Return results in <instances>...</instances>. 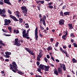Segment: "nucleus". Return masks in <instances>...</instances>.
Returning <instances> with one entry per match:
<instances>
[{
  "label": "nucleus",
  "mask_w": 77,
  "mask_h": 77,
  "mask_svg": "<svg viewBox=\"0 0 77 77\" xmlns=\"http://www.w3.org/2000/svg\"><path fill=\"white\" fill-rule=\"evenodd\" d=\"M12 64H10V69H12V71L14 72H17V71H18V70L17 69V65L15 63V62L14 61L12 63Z\"/></svg>",
  "instance_id": "1"
},
{
  "label": "nucleus",
  "mask_w": 77,
  "mask_h": 77,
  "mask_svg": "<svg viewBox=\"0 0 77 77\" xmlns=\"http://www.w3.org/2000/svg\"><path fill=\"white\" fill-rule=\"evenodd\" d=\"M58 71L56 69V70H54V74L56 75H59V73L60 74H62L63 72H62V69L60 67H58Z\"/></svg>",
  "instance_id": "2"
},
{
  "label": "nucleus",
  "mask_w": 77,
  "mask_h": 77,
  "mask_svg": "<svg viewBox=\"0 0 77 77\" xmlns=\"http://www.w3.org/2000/svg\"><path fill=\"white\" fill-rule=\"evenodd\" d=\"M24 48L27 51H28V53H29V54H31V55L33 56V55L35 54L33 53V51H31L30 48Z\"/></svg>",
  "instance_id": "3"
},
{
  "label": "nucleus",
  "mask_w": 77,
  "mask_h": 77,
  "mask_svg": "<svg viewBox=\"0 0 77 77\" xmlns=\"http://www.w3.org/2000/svg\"><path fill=\"white\" fill-rule=\"evenodd\" d=\"M4 22L5 23L4 25V26H8L9 24L11 23V21L9 19L8 20L7 19H5Z\"/></svg>",
  "instance_id": "4"
},
{
  "label": "nucleus",
  "mask_w": 77,
  "mask_h": 77,
  "mask_svg": "<svg viewBox=\"0 0 77 77\" xmlns=\"http://www.w3.org/2000/svg\"><path fill=\"white\" fill-rule=\"evenodd\" d=\"M15 42L14 44V45H17V47H20V45H21V44L20 43H18V38H17L15 39Z\"/></svg>",
  "instance_id": "5"
},
{
  "label": "nucleus",
  "mask_w": 77,
  "mask_h": 77,
  "mask_svg": "<svg viewBox=\"0 0 77 77\" xmlns=\"http://www.w3.org/2000/svg\"><path fill=\"white\" fill-rule=\"evenodd\" d=\"M38 27H36L35 30V41H38Z\"/></svg>",
  "instance_id": "6"
},
{
  "label": "nucleus",
  "mask_w": 77,
  "mask_h": 77,
  "mask_svg": "<svg viewBox=\"0 0 77 77\" xmlns=\"http://www.w3.org/2000/svg\"><path fill=\"white\" fill-rule=\"evenodd\" d=\"M29 36V33H26L23 36V38H26L27 39H30V37H28Z\"/></svg>",
  "instance_id": "7"
},
{
  "label": "nucleus",
  "mask_w": 77,
  "mask_h": 77,
  "mask_svg": "<svg viewBox=\"0 0 77 77\" xmlns=\"http://www.w3.org/2000/svg\"><path fill=\"white\" fill-rule=\"evenodd\" d=\"M10 18H12V19H13V20L14 21H19V20H18L17 19L16 17H15L14 16H13L11 14L10 15Z\"/></svg>",
  "instance_id": "8"
},
{
  "label": "nucleus",
  "mask_w": 77,
  "mask_h": 77,
  "mask_svg": "<svg viewBox=\"0 0 77 77\" xmlns=\"http://www.w3.org/2000/svg\"><path fill=\"white\" fill-rule=\"evenodd\" d=\"M64 23H65V20L63 19H61L59 21V24L61 26L64 25Z\"/></svg>",
  "instance_id": "9"
},
{
  "label": "nucleus",
  "mask_w": 77,
  "mask_h": 77,
  "mask_svg": "<svg viewBox=\"0 0 77 77\" xmlns=\"http://www.w3.org/2000/svg\"><path fill=\"white\" fill-rule=\"evenodd\" d=\"M66 34H65L63 36H62V38L63 39H64V40H66V39L65 38L66 37V36H67L68 35V31L67 30H66Z\"/></svg>",
  "instance_id": "10"
},
{
  "label": "nucleus",
  "mask_w": 77,
  "mask_h": 77,
  "mask_svg": "<svg viewBox=\"0 0 77 77\" xmlns=\"http://www.w3.org/2000/svg\"><path fill=\"white\" fill-rule=\"evenodd\" d=\"M44 68L45 69V71H49V68H50V66H44Z\"/></svg>",
  "instance_id": "11"
},
{
  "label": "nucleus",
  "mask_w": 77,
  "mask_h": 77,
  "mask_svg": "<svg viewBox=\"0 0 77 77\" xmlns=\"http://www.w3.org/2000/svg\"><path fill=\"white\" fill-rule=\"evenodd\" d=\"M10 2L9 0H4V2L5 3H6L8 5H11L12 4H11V2Z\"/></svg>",
  "instance_id": "12"
},
{
  "label": "nucleus",
  "mask_w": 77,
  "mask_h": 77,
  "mask_svg": "<svg viewBox=\"0 0 77 77\" xmlns=\"http://www.w3.org/2000/svg\"><path fill=\"white\" fill-rule=\"evenodd\" d=\"M44 66H45L44 65H42V64H40L39 66H38V68H40V69H42V70H44Z\"/></svg>",
  "instance_id": "13"
},
{
  "label": "nucleus",
  "mask_w": 77,
  "mask_h": 77,
  "mask_svg": "<svg viewBox=\"0 0 77 77\" xmlns=\"http://www.w3.org/2000/svg\"><path fill=\"white\" fill-rule=\"evenodd\" d=\"M68 26L69 29H70V30H71V29H74V27L72 26V25L71 23H69L68 24Z\"/></svg>",
  "instance_id": "14"
},
{
  "label": "nucleus",
  "mask_w": 77,
  "mask_h": 77,
  "mask_svg": "<svg viewBox=\"0 0 77 77\" xmlns=\"http://www.w3.org/2000/svg\"><path fill=\"white\" fill-rule=\"evenodd\" d=\"M6 13V11L5 10H0V15L5 14Z\"/></svg>",
  "instance_id": "15"
},
{
  "label": "nucleus",
  "mask_w": 77,
  "mask_h": 77,
  "mask_svg": "<svg viewBox=\"0 0 77 77\" xmlns=\"http://www.w3.org/2000/svg\"><path fill=\"white\" fill-rule=\"evenodd\" d=\"M41 17H42V15H41V14H39V17L40 18V23L41 24H42V19L41 18Z\"/></svg>",
  "instance_id": "16"
},
{
  "label": "nucleus",
  "mask_w": 77,
  "mask_h": 77,
  "mask_svg": "<svg viewBox=\"0 0 77 77\" xmlns=\"http://www.w3.org/2000/svg\"><path fill=\"white\" fill-rule=\"evenodd\" d=\"M70 14V12H66L64 13L63 14L64 15H68L69 16V14Z\"/></svg>",
  "instance_id": "17"
},
{
  "label": "nucleus",
  "mask_w": 77,
  "mask_h": 77,
  "mask_svg": "<svg viewBox=\"0 0 77 77\" xmlns=\"http://www.w3.org/2000/svg\"><path fill=\"white\" fill-rule=\"evenodd\" d=\"M22 10H27V7L25 6H22L21 8Z\"/></svg>",
  "instance_id": "18"
},
{
  "label": "nucleus",
  "mask_w": 77,
  "mask_h": 77,
  "mask_svg": "<svg viewBox=\"0 0 77 77\" xmlns=\"http://www.w3.org/2000/svg\"><path fill=\"white\" fill-rule=\"evenodd\" d=\"M52 49L53 48H51V46H50L47 48V50H48V51H50V50H52Z\"/></svg>",
  "instance_id": "19"
},
{
  "label": "nucleus",
  "mask_w": 77,
  "mask_h": 77,
  "mask_svg": "<svg viewBox=\"0 0 77 77\" xmlns=\"http://www.w3.org/2000/svg\"><path fill=\"white\" fill-rule=\"evenodd\" d=\"M42 21H43V25H44L45 26H46V23H45V20H44V18H43Z\"/></svg>",
  "instance_id": "20"
},
{
  "label": "nucleus",
  "mask_w": 77,
  "mask_h": 77,
  "mask_svg": "<svg viewBox=\"0 0 77 77\" xmlns=\"http://www.w3.org/2000/svg\"><path fill=\"white\" fill-rule=\"evenodd\" d=\"M72 61L73 63H77V61L75 58H73L72 59Z\"/></svg>",
  "instance_id": "21"
},
{
  "label": "nucleus",
  "mask_w": 77,
  "mask_h": 77,
  "mask_svg": "<svg viewBox=\"0 0 77 77\" xmlns=\"http://www.w3.org/2000/svg\"><path fill=\"white\" fill-rule=\"evenodd\" d=\"M62 68H63V70L64 71H66V66H65V64L63 65V66Z\"/></svg>",
  "instance_id": "22"
},
{
  "label": "nucleus",
  "mask_w": 77,
  "mask_h": 77,
  "mask_svg": "<svg viewBox=\"0 0 77 77\" xmlns=\"http://www.w3.org/2000/svg\"><path fill=\"white\" fill-rule=\"evenodd\" d=\"M5 54L6 55H11V53L8 52H5Z\"/></svg>",
  "instance_id": "23"
},
{
  "label": "nucleus",
  "mask_w": 77,
  "mask_h": 77,
  "mask_svg": "<svg viewBox=\"0 0 77 77\" xmlns=\"http://www.w3.org/2000/svg\"><path fill=\"white\" fill-rule=\"evenodd\" d=\"M22 12H23V13L24 14H27V10H24L22 11Z\"/></svg>",
  "instance_id": "24"
},
{
  "label": "nucleus",
  "mask_w": 77,
  "mask_h": 77,
  "mask_svg": "<svg viewBox=\"0 0 77 77\" xmlns=\"http://www.w3.org/2000/svg\"><path fill=\"white\" fill-rule=\"evenodd\" d=\"M37 69V71H38V72H40L41 74H42V72H41V69H40L39 68H38Z\"/></svg>",
  "instance_id": "25"
},
{
  "label": "nucleus",
  "mask_w": 77,
  "mask_h": 77,
  "mask_svg": "<svg viewBox=\"0 0 77 77\" xmlns=\"http://www.w3.org/2000/svg\"><path fill=\"white\" fill-rule=\"evenodd\" d=\"M8 29L9 30L10 33H11V32H12V28L10 27H8Z\"/></svg>",
  "instance_id": "26"
},
{
  "label": "nucleus",
  "mask_w": 77,
  "mask_h": 77,
  "mask_svg": "<svg viewBox=\"0 0 77 77\" xmlns=\"http://www.w3.org/2000/svg\"><path fill=\"white\" fill-rule=\"evenodd\" d=\"M19 21L20 23H22V22L23 21V19L21 18H19Z\"/></svg>",
  "instance_id": "27"
},
{
  "label": "nucleus",
  "mask_w": 77,
  "mask_h": 77,
  "mask_svg": "<svg viewBox=\"0 0 77 77\" xmlns=\"http://www.w3.org/2000/svg\"><path fill=\"white\" fill-rule=\"evenodd\" d=\"M57 42V43L55 44V46L56 47H58V45H59V43L58 42Z\"/></svg>",
  "instance_id": "28"
},
{
  "label": "nucleus",
  "mask_w": 77,
  "mask_h": 77,
  "mask_svg": "<svg viewBox=\"0 0 77 77\" xmlns=\"http://www.w3.org/2000/svg\"><path fill=\"white\" fill-rule=\"evenodd\" d=\"M40 28L41 29V30H44V28L41 26V25H40Z\"/></svg>",
  "instance_id": "29"
},
{
  "label": "nucleus",
  "mask_w": 77,
  "mask_h": 77,
  "mask_svg": "<svg viewBox=\"0 0 77 77\" xmlns=\"http://www.w3.org/2000/svg\"><path fill=\"white\" fill-rule=\"evenodd\" d=\"M42 56H43V54H39L38 55V57H39V58H41V57H42Z\"/></svg>",
  "instance_id": "30"
},
{
  "label": "nucleus",
  "mask_w": 77,
  "mask_h": 77,
  "mask_svg": "<svg viewBox=\"0 0 77 77\" xmlns=\"http://www.w3.org/2000/svg\"><path fill=\"white\" fill-rule=\"evenodd\" d=\"M59 64H60V68H62V67L63 66V65H65L64 64H62L60 63Z\"/></svg>",
  "instance_id": "31"
},
{
  "label": "nucleus",
  "mask_w": 77,
  "mask_h": 77,
  "mask_svg": "<svg viewBox=\"0 0 77 77\" xmlns=\"http://www.w3.org/2000/svg\"><path fill=\"white\" fill-rule=\"evenodd\" d=\"M26 33V30H24L23 31V36Z\"/></svg>",
  "instance_id": "32"
},
{
  "label": "nucleus",
  "mask_w": 77,
  "mask_h": 77,
  "mask_svg": "<svg viewBox=\"0 0 77 77\" xmlns=\"http://www.w3.org/2000/svg\"><path fill=\"white\" fill-rule=\"evenodd\" d=\"M73 46L74 47H76V48H77V44L74 43H73Z\"/></svg>",
  "instance_id": "33"
},
{
  "label": "nucleus",
  "mask_w": 77,
  "mask_h": 77,
  "mask_svg": "<svg viewBox=\"0 0 77 77\" xmlns=\"http://www.w3.org/2000/svg\"><path fill=\"white\" fill-rule=\"evenodd\" d=\"M70 36L71 37H73L74 38H75V36L74 35V34H73V33H72L71 34H70Z\"/></svg>",
  "instance_id": "34"
},
{
  "label": "nucleus",
  "mask_w": 77,
  "mask_h": 77,
  "mask_svg": "<svg viewBox=\"0 0 77 77\" xmlns=\"http://www.w3.org/2000/svg\"><path fill=\"white\" fill-rule=\"evenodd\" d=\"M48 8L50 9H53V7L52 5H49L48 6Z\"/></svg>",
  "instance_id": "35"
},
{
  "label": "nucleus",
  "mask_w": 77,
  "mask_h": 77,
  "mask_svg": "<svg viewBox=\"0 0 77 77\" xmlns=\"http://www.w3.org/2000/svg\"><path fill=\"white\" fill-rule=\"evenodd\" d=\"M60 15L61 16H62V17H64V16L63 15V12L62 11H61L60 12Z\"/></svg>",
  "instance_id": "36"
},
{
  "label": "nucleus",
  "mask_w": 77,
  "mask_h": 77,
  "mask_svg": "<svg viewBox=\"0 0 77 77\" xmlns=\"http://www.w3.org/2000/svg\"><path fill=\"white\" fill-rule=\"evenodd\" d=\"M66 8V5H65L63 7L62 9H65Z\"/></svg>",
  "instance_id": "37"
},
{
  "label": "nucleus",
  "mask_w": 77,
  "mask_h": 77,
  "mask_svg": "<svg viewBox=\"0 0 77 77\" xmlns=\"http://www.w3.org/2000/svg\"><path fill=\"white\" fill-rule=\"evenodd\" d=\"M2 30L3 32H5V33H7V32H8V31H6V30L4 29H2Z\"/></svg>",
  "instance_id": "38"
},
{
  "label": "nucleus",
  "mask_w": 77,
  "mask_h": 77,
  "mask_svg": "<svg viewBox=\"0 0 77 77\" xmlns=\"http://www.w3.org/2000/svg\"><path fill=\"white\" fill-rule=\"evenodd\" d=\"M36 64L38 66H39V64H40V63L38 61L36 62Z\"/></svg>",
  "instance_id": "39"
},
{
  "label": "nucleus",
  "mask_w": 77,
  "mask_h": 77,
  "mask_svg": "<svg viewBox=\"0 0 77 77\" xmlns=\"http://www.w3.org/2000/svg\"><path fill=\"white\" fill-rule=\"evenodd\" d=\"M50 41L51 42H53V41H54V39H53V38H51L50 39Z\"/></svg>",
  "instance_id": "40"
},
{
  "label": "nucleus",
  "mask_w": 77,
  "mask_h": 77,
  "mask_svg": "<svg viewBox=\"0 0 77 77\" xmlns=\"http://www.w3.org/2000/svg\"><path fill=\"white\" fill-rule=\"evenodd\" d=\"M62 52L63 53H64V54H66L67 53V51L63 50L62 51Z\"/></svg>",
  "instance_id": "41"
},
{
  "label": "nucleus",
  "mask_w": 77,
  "mask_h": 77,
  "mask_svg": "<svg viewBox=\"0 0 77 77\" xmlns=\"http://www.w3.org/2000/svg\"><path fill=\"white\" fill-rule=\"evenodd\" d=\"M8 12L10 14H12V11L10 10H8Z\"/></svg>",
  "instance_id": "42"
},
{
  "label": "nucleus",
  "mask_w": 77,
  "mask_h": 77,
  "mask_svg": "<svg viewBox=\"0 0 77 77\" xmlns=\"http://www.w3.org/2000/svg\"><path fill=\"white\" fill-rule=\"evenodd\" d=\"M40 2L42 4H44V1H40Z\"/></svg>",
  "instance_id": "43"
},
{
  "label": "nucleus",
  "mask_w": 77,
  "mask_h": 77,
  "mask_svg": "<svg viewBox=\"0 0 77 77\" xmlns=\"http://www.w3.org/2000/svg\"><path fill=\"white\" fill-rule=\"evenodd\" d=\"M4 4V3H3V2L0 1V5H3Z\"/></svg>",
  "instance_id": "44"
},
{
  "label": "nucleus",
  "mask_w": 77,
  "mask_h": 77,
  "mask_svg": "<svg viewBox=\"0 0 77 77\" xmlns=\"http://www.w3.org/2000/svg\"><path fill=\"white\" fill-rule=\"evenodd\" d=\"M37 60L38 61H40V60H41V59H40V58H39V57H38L37 58Z\"/></svg>",
  "instance_id": "45"
},
{
  "label": "nucleus",
  "mask_w": 77,
  "mask_h": 77,
  "mask_svg": "<svg viewBox=\"0 0 77 77\" xmlns=\"http://www.w3.org/2000/svg\"><path fill=\"white\" fill-rule=\"evenodd\" d=\"M45 62H47L48 61V59H47V58H45Z\"/></svg>",
  "instance_id": "46"
},
{
  "label": "nucleus",
  "mask_w": 77,
  "mask_h": 77,
  "mask_svg": "<svg viewBox=\"0 0 77 77\" xmlns=\"http://www.w3.org/2000/svg\"><path fill=\"white\" fill-rule=\"evenodd\" d=\"M51 59L53 61H54V57H53L52 56H51Z\"/></svg>",
  "instance_id": "47"
},
{
  "label": "nucleus",
  "mask_w": 77,
  "mask_h": 77,
  "mask_svg": "<svg viewBox=\"0 0 77 77\" xmlns=\"http://www.w3.org/2000/svg\"><path fill=\"white\" fill-rule=\"evenodd\" d=\"M39 3H40V1H36V3L37 4H38Z\"/></svg>",
  "instance_id": "48"
},
{
  "label": "nucleus",
  "mask_w": 77,
  "mask_h": 77,
  "mask_svg": "<svg viewBox=\"0 0 77 77\" xmlns=\"http://www.w3.org/2000/svg\"><path fill=\"white\" fill-rule=\"evenodd\" d=\"M40 53H39V54H41L42 53V50H39Z\"/></svg>",
  "instance_id": "49"
},
{
  "label": "nucleus",
  "mask_w": 77,
  "mask_h": 77,
  "mask_svg": "<svg viewBox=\"0 0 77 77\" xmlns=\"http://www.w3.org/2000/svg\"><path fill=\"white\" fill-rule=\"evenodd\" d=\"M17 73H18V74H20V75H21V74H23V72H21L20 71H18L17 72Z\"/></svg>",
  "instance_id": "50"
},
{
  "label": "nucleus",
  "mask_w": 77,
  "mask_h": 77,
  "mask_svg": "<svg viewBox=\"0 0 77 77\" xmlns=\"http://www.w3.org/2000/svg\"><path fill=\"white\" fill-rule=\"evenodd\" d=\"M5 57L9 58V57H10V56H9V55H6L5 56Z\"/></svg>",
  "instance_id": "51"
},
{
  "label": "nucleus",
  "mask_w": 77,
  "mask_h": 77,
  "mask_svg": "<svg viewBox=\"0 0 77 77\" xmlns=\"http://www.w3.org/2000/svg\"><path fill=\"white\" fill-rule=\"evenodd\" d=\"M53 4V3H52V2H50L49 3H48V5H52V4Z\"/></svg>",
  "instance_id": "52"
},
{
  "label": "nucleus",
  "mask_w": 77,
  "mask_h": 77,
  "mask_svg": "<svg viewBox=\"0 0 77 77\" xmlns=\"http://www.w3.org/2000/svg\"><path fill=\"white\" fill-rule=\"evenodd\" d=\"M19 32H20L19 31V30H17L16 33V34L19 33Z\"/></svg>",
  "instance_id": "53"
},
{
  "label": "nucleus",
  "mask_w": 77,
  "mask_h": 77,
  "mask_svg": "<svg viewBox=\"0 0 77 77\" xmlns=\"http://www.w3.org/2000/svg\"><path fill=\"white\" fill-rule=\"evenodd\" d=\"M43 32H45V33H47V30L45 29L44 30V31H43Z\"/></svg>",
  "instance_id": "54"
},
{
  "label": "nucleus",
  "mask_w": 77,
  "mask_h": 77,
  "mask_svg": "<svg viewBox=\"0 0 77 77\" xmlns=\"http://www.w3.org/2000/svg\"><path fill=\"white\" fill-rule=\"evenodd\" d=\"M56 30V29H52L51 30V31L53 32V33H54V32H55V31Z\"/></svg>",
  "instance_id": "55"
},
{
  "label": "nucleus",
  "mask_w": 77,
  "mask_h": 77,
  "mask_svg": "<svg viewBox=\"0 0 77 77\" xmlns=\"http://www.w3.org/2000/svg\"><path fill=\"white\" fill-rule=\"evenodd\" d=\"M43 18L44 19V20H46V16L45 15L43 17Z\"/></svg>",
  "instance_id": "56"
},
{
  "label": "nucleus",
  "mask_w": 77,
  "mask_h": 77,
  "mask_svg": "<svg viewBox=\"0 0 77 77\" xmlns=\"http://www.w3.org/2000/svg\"><path fill=\"white\" fill-rule=\"evenodd\" d=\"M39 35L40 36V37H43V35H42L40 33L39 34Z\"/></svg>",
  "instance_id": "57"
},
{
  "label": "nucleus",
  "mask_w": 77,
  "mask_h": 77,
  "mask_svg": "<svg viewBox=\"0 0 77 77\" xmlns=\"http://www.w3.org/2000/svg\"><path fill=\"white\" fill-rule=\"evenodd\" d=\"M47 58H48V59H49L50 57V56L48 55H47Z\"/></svg>",
  "instance_id": "58"
},
{
  "label": "nucleus",
  "mask_w": 77,
  "mask_h": 77,
  "mask_svg": "<svg viewBox=\"0 0 77 77\" xmlns=\"http://www.w3.org/2000/svg\"><path fill=\"white\" fill-rule=\"evenodd\" d=\"M5 61H6V62H9V60L8 59H6L5 60Z\"/></svg>",
  "instance_id": "59"
},
{
  "label": "nucleus",
  "mask_w": 77,
  "mask_h": 77,
  "mask_svg": "<svg viewBox=\"0 0 77 77\" xmlns=\"http://www.w3.org/2000/svg\"><path fill=\"white\" fill-rule=\"evenodd\" d=\"M2 17H6V15L4 14H2Z\"/></svg>",
  "instance_id": "60"
},
{
  "label": "nucleus",
  "mask_w": 77,
  "mask_h": 77,
  "mask_svg": "<svg viewBox=\"0 0 77 77\" xmlns=\"http://www.w3.org/2000/svg\"><path fill=\"white\" fill-rule=\"evenodd\" d=\"M74 40L73 39H72L71 40V42H72V43H73V42H74Z\"/></svg>",
  "instance_id": "61"
},
{
  "label": "nucleus",
  "mask_w": 77,
  "mask_h": 77,
  "mask_svg": "<svg viewBox=\"0 0 77 77\" xmlns=\"http://www.w3.org/2000/svg\"><path fill=\"white\" fill-rule=\"evenodd\" d=\"M1 45H2L4 46V47H5V46H6V45H5V44L4 43H2V44H1Z\"/></svg>",
  "instance_id": "62"
},
{
  "label": "nucleus",
  "mask_w": 77,
  "mask_h": 77,
  "mask_svg": "<svg viewBox=\"0 0 77 77\" xmlns=\"http://www.w3.org/2000/svg\"><path fill=\"white\" fill-rule=\"evenodd\" d=\"M60 51H62H62H63V50L62 49V48H60Z\"/></svg>",
  "instance_id": "63"
},
{
  "label": "nucleus",
  "mask_w": 77,
  "mask_h": 77,
  "mask_svg": "<svg viewBox=\"0 0 77 77\" xmlns=\"http://www.w3.org/2000/svg\"><path fill=\"white\" fill-rule=\"evenodd\" d=\"M3 43V41L2 40L0 41V44H2Z\"/></svg>",
  "instance_id": "64"
}]
</instances>
